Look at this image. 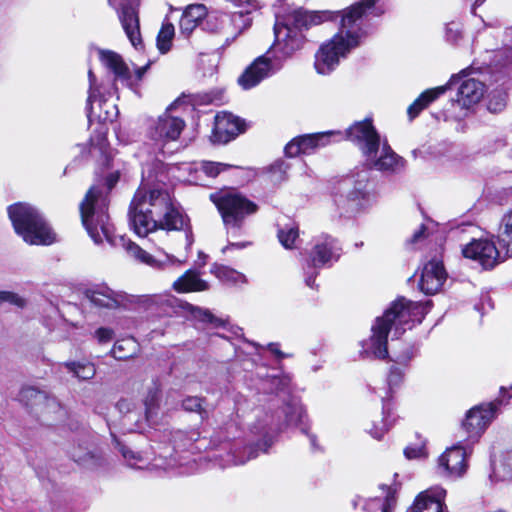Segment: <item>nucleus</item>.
<instances>
[{
  "instance_id": "f257e3e1",
  "label": "nucleus",
  "mask_w": 512,
  "mask_h": 512,
  "mask_svg": "<svg viewBox=\"0 0 512 512\" xmlns=\"http://www.w3.org/2000/svg\"><path fill=\"white\" fill-rule=\"evenodd\" d=\"M335 16L333 11H308L303 8L278 16L274 25L275 42L267 52L271 57L259 56L238 78V83L244 89H250L274 74L284 61L303 48L306 41L303 30L332 21Z\"/></svg>"
},
{
  "instance_id": "f03ea898",
  "label": "nucleus",
  "mask_w": 512,
  "mask_h": 512,
  "mask_svg": "<svg viewBox=\"0 0 512 512\" xmlns=\"http://www.w3.org/2000/svg\"><path fill=\"white\" fill-rule=\"evenodd\" d=\"M128 216L132 229L140 237L159 232L160 238H166L169 231L185 227V219L174 206L168 191L144 183L131 201Z\"/></svg>"
},
{
  "instance_id": "7ed1b4c3",
  "label": "nucleus",
  "mask_w": 512,
  "mask_h": 512,
  "mask_svg": "<svg viewBox=\"0 0 512 512\" xmlns=\"http://www.w3.org/2000/svg\"><path fill=\"white\" fill-rule=\"evenodd\" d=\"M430 309V302H412L404 297L397 298L371 327V336L361 342L360 355L363 358L385 359L388 356V334L400 337L414 323H421Z\"/></svg>"
},
{
  "instance_id": "20e7f679",
  "label": "nucleus",
  "mask_w": 512,
  "mask_h": 512,
  "mask_svg": "<svg viewBox=\"0 0 512 512\" xmlns=\"http://www.w3.org/2000/svg\"><path fill=\"white\" fill-rule=\"evenodd\" d=\"M345 137L358 146L369 169L394 172L404 167V160L391 149L386 140L381 141L371 120L354 123L346 130Z\"/></svg>"
},
{
  "instance_id": "39448f33",
  "label": "nucleus",
  "mask_w": 512,
  "mask_h": 512,
  "mask_svg": "<svg viewBox=\"0 0 512 512\" xmlns=\"http://www.w3.org/2000/svg\"><path fill=\"white\" fill-rule=\"evenodd\" d=\"M119 180L118 173H112L106 178V188L92 186L80 204V214L83 226L95 244H101L105 239L114 245L113 227L109 222L108 194Z\"/></svg>"
},
{
  "instance_id": "423d86ee",
  "label": "nucleus",
  "mask_w": 512,
  "mask_h": 512,
  "mask_svg": "<svg viewBox=\"0 0 512 512\" xmlns=\"http://www.w3.org/2000/svg\"><path fill=\"white\" fill-rule=\"evenodd\" d=\"M334 13L338 15L334 19L341 17L339 32L322 44L315 54V69L323 75L331 73L339 65L340 59L359 45L363 36L361 23L338 12Z\"/></svg>"
},
{
  "instance_id": "0eeeda50",
  "label": "nucleus",
  "mask_w": 512,
  "mask_h": 512,
  "mask_svg": "<svg viewBox=\"0 0 512 512\" xmlns=\"http://www.w3.org/2000/svg\"><path fill=\"white\" fill-rule=\"evenodd\" d=\"M288 427H297L303 433H307V415L302 404L296 398H290L275 415L267 412L261 416L258 415L257 420L251 424V433L262 437L261 450L267 452L277 433Z\"/></svg>"
},
{
  "instance_id": "6e6552de",
  "label": "nucleus",
  "mask_w": 512,
  "mask_h": 512,
  "mask_svg": "<svg viewBox=\"0 0 512 512\" xmlns=\"http://www.w3.org/2000/svg\"><path fill=\"white\" fill-rule=\"evenodd\" d=\"M161 384L152 379L146 386L142 406L137 407L131 399H121L116 407L121 414L120 429L123 433L141 432L145 424L154 425L160 408Z\"/></svg>"
},
{
  "instance_id": "1a4fd4ad",
  "label": "nucleus",
  "mask_w": 512,
  "mask_h": 512,
  "mask_svg": "<svg viewBox=\"0 0 512 512\" xmlns=\"http://www.w3.org/2000/svg\"><path fill=\"white\" fill-rule=\"evenodd\" d=\"M8 215L15 232L30 245H50L55 234L44 216L28 203H15L8 207Z\"/></svg>"
},
{
  "instance_id": "9d476101",
  "label": "nucleus",
  "mask_w": 512,
  "mask_h": 512,
  "mask_svg": "<svg viewBox=\"0 0 512 512\" xmlns=\"http://www.w3.org/2000/svg\"><path fill=\"white\" fill-rule=\"evenodd\" d=\"M371 198L370 174L361 169L341 179L334 187L333 201L341 214H354L364 209Z\"/></svg>"
},
{
  "instance_id": "9b49d317",
  "label": "nucleus",
  "mask_w": 512,
  "mask_h": 512,
  "mask_svg": "<svg viewBox=\"0 0 512 512\" xmlns=\"http://www.w3.org/2000/svg\"><path fill=\"white\" fill-rule=\"evenodd\" d=\"M197 101L194 97L185 96L179 97L171 103L166 111L158 117V119L149 128V138L154 142L156 149L163 154L171 153L166 151V146L178 140L184 127L185 121L181 116L174 115L173 112L185 103L194 105Z\"/></svg>"
},
{
  "instance_id": "f8f14e48",
  "label": "nucleus",
  "mask_w": 512,
  "mask_h": 512,
  "mask_svg": "<svg viewBox=\"0 0 512 512\" xmlns=\"http://www.w3.org/2000/svg\"><path fill=\"white\" fill-rule=\"evenodd\" d=\"M342 248L338 241L329 236L321 235L315 239L313 249L303 265L304 280L308 287L315 288V279L319 269L330 266L338 261Z\"/></svg>"
},
{
  "instance_id": "ddd939ff",
  "label": "nucleus",
  "mask_w": 512,
  "mask_h": 512,
  "mask_svg": "<svg viewBox=\"0 0 512 512\" xmlns=\"http://www.w3.org/2000/svg\"><path fill=\"white\" fill-rule=\"evenodd\" d=\"M512 398V393L506 395L504 388L501 389V395L498 399L490 403H483L471 408L462 424L467 433V440L475 442L484 432L487 426L496 417L499 407L507 404Z\"/></svg>"
},
{
  "instance_id": "4468645a",
  "label": "nucleus",
  "mask_w": 512,
  "mask_h": 512,
  "mask_svg": "<svg viewBox=\"0 0 512 512\" xmlns=\"http://www.w3.org/2000/svg\"><path fill=\"white\" fill-rule=\"evenodd\" d=\"M257 205L235 190L226 189V234L238 236L246 217L256 213Z\"/></svg>"
},
{
  "instance_id": "2eb2a0df",
  "label": "nucleus",
  "mask_w": 512,
  "mask_h": 512,
  "mask_svg": "<svg viewBox=\"0 0 512 512\" xmlns=\"http://www.w3.org/2000/svg\"><path fill=\"white\" fill-rule=\"evenodd\" d=\"M226 342L234 352V357L243 362L245 370H250L262 360L264 347L243 338L242 329L230 325L226 319Z\"/></svg>"
},
{
  "instance_id": "dca6fc26",
  "label": "nucleus",
  "mask_w": 512,
  "mask_h": 512,
  "mask_svg": "<svg viewBox=\"0 0 512 512\" xmlns=\"http://www.w3.org/2000/svg\"><path fill=\"white\" fill-rule=\"evenodd\" d=\"M140 0H108L117 12L120 23L132 46L143 49L137 6Z\"/></svg>"
},
{
  "instance_id": "f3484780",
  "label": "nucleus",
  "mask_w": 512,
  "mask_h": 512,
  "mask_svg": "<svg viewBox=\"0 0 512 512\" xmlns=\"http://www.w3.org/2000/svg\"><path fill=\"white\" fill-rule=\"evenodd\" d=\"M344 136L341 132L328 131L314 134H306L293 138L284 149L288 157H296L301 154H311L316 149L330 144L332 141H339Z\"/></svg>"
},
{
  "instance_id": "a211bd4d",
  "label": "nucleus",
  "mask_w": 512,
  "mask_h": 512,
  "mask_svg": "<svg viewBox=\"0 0 512 512\" xmlns=\"http://www.w3.org/2000/svg\"><path fill=\"white\" fill-rule=\"evenodd\" d=\"M467 448L468 445L461 441L456 445L447 448L446 451L438 458V473L451 479L462 477L468 468Z\"/></svg>"
},
{
  "instance_id": "6ab92c4d",
  "label": "nucleus",
  "mask_w": 512,
  "mask_h": 512,
  "mask_svg": "<svg viewBox=\"0 0 512 512\" xmlns=\"http://www.w3.org/2000/svg\"><path fill=\"white\" fill-rule=\"evenodd\" d=\"M463 255L477 261L484 269H491L504 260L495 243L488 239L473 240L465 246Z\"/></svg>"
},
{
  "instance_id": "aec40b11",
  "label": "nucleus",
  "mask_w": 512,
  "mask_h": 512,
  "mask_svg": "<svg viewBox=\"0 0 512 512\" xmlns=\"http://www.w3.org/2000/svg\"><path fill=\"white\" fill-rule=\"evenodd\" d=\"M90 89L87 99L88 118H98L100 122H112L118 115V110L115 104L108 103L102 96H100L98 88L95 87L96 77L90 70L88 73Z\"/></svg>"
},
{
  "instance_id": "412c9836",
  "label": "nucleus",
  "mask_w": 512,
  "mask_h": 512,
  "mask_svg": "<svg viewBox=\"0 0 512 512\" xmlns=\"http://www.w3.org/2000/svg\"><path fill=\"white\" fill-rule=\"evenodd\" d=\"M85 296L94 306L106 309L126 307L131 302L126 293L114 291L107 285L88 288Z\"/></svg>"
},
{
  "instance_id": "4be33fe9",
  "label": "nucleus",
  "mask_w": 512,
  "mask_h": 512,
  "mask_svg": "<svg viewBox=\"0 0 512 512\" xmlns=\"http://www.w3.org/2000/svg\"><path fill=\"white\" fill-rule=\"evenodd\" d=\"M125 245L127 253L140 263L146 264L151 268L159 271H170L174 268H178L185 263V260H181L174 255L164 254V259H158V257L151 255L139 245L134 242H127Z\"/></svg>"
},
{
  "instance_id": "5701e85b",
  "label": "nucleus",
  "mask_w": 512,
  "mask_h": 512,
  "mask_svg": "<svg viewBox=\"0 0 512 512\" xmlns=\"http://www.w3.org/2000/svg\"><path fill=\"white\" fill-rule=\"evenodd\" d=\"M250 437L249 445H247L244 440L236 438L229 443V458L226 457V465L244 464L248 460L257 457L259 451L263 452L261 450V446H263L262 437H257L251 432ZM225 449L227 450L228 446H225Z\"/></svg>"
},
{
  "instance_id": "b1692460",
  "label": "nucleus",
  "mask_w": 512,
  "mask_h": 512,
  "mask_svg": "<svg viewBox=\"0 0 512 512\" xmlns=\"http://www.w3.org/2000/svg\"><path fill=\"white\" fill-rule=\"evenodd\" d=\"M229 21L231 28V40L234 41L245 29L251 25L250 14L257 5L252 0L241 2L240 0H229Z\"/></svg>"
},
{
  "instance_id": "393cba45",
  "label": "nucleus",
  "mask_w": 512,
  "mask_h": 512,
  "mask_svg": "<svg viewBox=\"0 0 512 512\" xmlns=\"http://www.w3.org/2000/svg\"><path fill=\"white\" fill-rule=\"evenodd\" d=\"M446 277L447 274L442 261L434 258L424 265L419 288L423 293L433 295L441 289Z\"/></svg>"
},
{
  "instance_id": "a878e982",
  "label": "nucleus",
  "mask_w": 512,
  "mask_h": 512,
  "mask_svg": "<svg viewBox=\"0 0 512 512\" xmlns=\"http://www.w3.org/2000/svg\"><path fill=\"white\" fill-rule=\"evenodd\" d=\"M99 58L101 63L114 74L116 81H120L128 88L134 87L132 73L120 54L112 50L100 49Z\"/></svg>"
},
{
  "instance_id": "bb28decb",
  "label": "nucleus",
  "mask_w": 512,
  "mask_h": 512,
  "mask_svg": "<svg viewBox=\"0 0 512 512\" xmlns=\"http://www.w3.org/2000/svg\"><path fill=\"white\" fill-rule=\"evenodd\" d=\"M446 490L440 486L421 492L407 512H443Z\"/></svg>"
},
{
  "instance_id": "cd10ccee",
  "label": "nucleus",
  "mask_w": 512,
  "mask_h": 512,
  "mask_svg": "<svg viewBox=\"0 0 512 512\" xmlns=\"http://www.w3.org/2000/svg\"><path fill=\"white\" fill-rule=\"evenodd\" d=\"M385 10L381 0H360L345 9L341 14L362 24L364 17L369 15L379 17L385 13Z\"/></svg>"
},
{
  "instance_id": "c85d7f7f",
  "label": "nucleus",
  "mask_w": 512,
  "mask_h": 512,
  "mask_svg": "<svg viewBox=\"0 0 512 512\" xmlns=\"http://www.w3.org/2000/svg\"><path fill=\"white\" fill-rule=\"evenodd\" d=\"M184 170L189 173L188 181L193 184H201L203 175L208 178L217 177L223 170L220 162L201 161L185 165Z\"/></svg>"
},
{
  "instance_id": "c756f323",
  "label": "nucleus",
  "mask_w": 512,
  "mask_h": 512,
  "mask_svg": "<svg viewBox=\"0 0 512 512\" xmlns=\"http://www.w3.org/2000/svg\"><path fill=\"white\" fill-rule=\"evenodd\" d=\"M458 79L457 76H452L449 83L445 86H439L436 88L428 89L424 91L409 107L408 115L410 118H415L424 108H426L431 102L435 101L438 97L443 95L448 86H452Z\"/></svg>"
},
{
  "instance_id": "7c9ffc66",
  "label": "nucleus",
  "mask_w": 512,
  "mask_h": 512,
  "mask_svg": "<svg viewBox=\"0 0 512 512\" xmlns=\"http://www.w3.org/2000/svg\"><path fill=\"white\" fill-rule=\"evenodd\" d=\"M173 289L178 293L201 292L208 290L209 284L196 271L187 270L174 281Z\"/></svg>"
},
{
  "instance_id": "2f4dec72",
  "label": "nucleus",
  "mask_w": 512,
  "mask_h": 512,
  "mask_svg": "<svg viewBox=\"0 0 512 512\" xmlns=\"http://www.w3.org/2000/svg\"><path fill=\"white\" fill-rule=\"evenodd\" d=\"M382 495L377 496L375 498H371L363 504L362 509L367 512H391L396 504V490L382 485L381 487Z\"/></svg>"
},
{
  "instance_id": "473e14b6",
  "label": "nucleus",
  "mask_w": 512,
  "mask_h": 512,
  "mask_svg": "<svg viewBox=\"0 0 512 512\" xmlns=\"http://www.w3.org/2000/svg\"><path fill=\"white\" fill-rule=\"evenodd\" d=\"M207 15V8L203 4H192L189 5L179 23L180 32L186 36H189L193 30L197 27L198 23Z\"/></svg>"
},
{
  "instance_id": "72a5a7b5",
  "label": "nucleus",
  "mask_w": 512,
  "mask_h": 512,
  "mask_svg": "<svg viewBox=\"0 0 512 512\" xmlns=\"http://www.w3.org/2000/svg\"><path fill=\"white\" fill-rule=\"evenodd\" d=\"M484 94V85L473 78L464 80L458 89V101L463 106H470L480 101Z\"/></svg>"
},
{
  "instance_id": "f704fd0d",
  "label": "nucleus",
  "mask_w": 512,
  "mask_h": 512,
  "mask_svg": "<svg viewBox=\"0 0 512 512\" xmlns=\"http://www.w3.org/2000/svg\"><path fill=\"white\" fill-rule=\"evenodd\" d=\"M20 398L21 400L25 399H34L35 404H40L42 402H45V407L49 411H56L60 410L61 406L59 402L54 397H49L45 394V392L37 390L34 387H25L20 392Z\"/></svg>"
},
{
  "instance_id": "c9c22d12",
  "label": "nucleus",
  "mask_w": 512,
  "mask_h": 512,
  "mask_svg": "<svg viewBox=\"0 0 512 512\" xmlns=\"http://www.w3.org/2000/svg\"><path fill=\"white\" fill-rule=\"evenodd\" d=\"M139 344L132 337L119 339L115 342L111 354L117 360H126L137 354Z\"/></svg>"
},
{
  "instance_id": "e433bc0d",
  "label": "nucleus",
  "mask_w": 512,
  "mask_h": 512,
  "mask_svg": "<svg viewBox=\"0 0 512 512\" xmlns=\"http://www.w3.org/2000/svg\"><path fill=\"white\" fill-rule=\"evenodd\" d=\"M498 239L506 255L512 257V210L506 213L501 220Z\"/></svg>"
},
{
  "instance_id": "4c0bfd02",
  "label": "nucleus",
  "mask_w": 512,
  "mask_h": 512,
  "mask_svg": "<svg viewBox=\"0 0 512 512\" xmlns=\"http://www.w3.org/2000/svg\"><path fill=\"white\" fill-rule=\"evenodd\" d=\"M247 129L248 124L244 119L226 111V143L235 140Z\"/></svg>"
},
{
  "instance_id": "58836bf2",
  "label": "nucleus",
  "mask_w": 512,
  "mask_h": 512,
  "mask_svg": "<svg viewBox=\"0 0 512 512\" xmlns=\"http://www.w3.org/2000/svg\"><path fill=\"white\" fill-rule=\"evenodd\" d=\"M152 468L162 469L164 471L179 469L178 474L184 475L191 473L192 470L189 467H186L176 456H170L169 458L166 456L160 455L159 457L154 458L153 463H151Z\"/></svg>"
},
{
  "instance_id": "ea45409f",
  "label": "nucleus",
  "mask_w": 512,
  "mask_h": 512,
  "mask_svg": "<svg viewBox=\"0 0 512 512\" xmlns=\"http://www.w3.org/2000/svg\"><path fill=\"white\" fill-rule=\"evenodd\" d=\"M258 375L262 378L263 388L269 390L270 392H285L289 387L290 378L287 375H262L260 373H258Z\"/></svg>"
},
{
  "instance_id": "a19ab883",
  "label": "nucleus",
  "mask_w": 512,
  "mask_h": 512,
  "mask_svg": "<svg viewBox=\"0 0 512 512\" xmlns=\"http://www.w3.org/2000/svg\"><path fill=\"white\" fill-rule=\"evenodd\" d=\"M278 239L286 249L296 248V242L299 239V229L295 224H287L278 229Z\"/></svg>"
},
{
  "instance_id": "79ce46f5",
  "label": "nucleus",
  "mask_w": 512,
  "mask_h": 512,
  "mask_svg": "<svg viewBox=\"0 0 512 512\" xmlns=\"http://www.w3.org/2000/svg\"><path fill=\"white\" fill-rule=\"evenodd\" d=\"M65 367L74 377L80 380L92 379L96 373V369L92 363L88 362H66Z\"/></svg>"
},
{
  "instance_id": "37998d69",
  "label": "nucleus",
  "mask_w": 512,
  "mask_h": 512,
  "mask_svg": "<svg viewBox=\"0 0 512 512\" xmlns=\"http://www.w3.org/2000/svg\"><path fill=\"white\" fill-rule=\"evenodd\" d=\"M174 35L175 29L173 24L169 22L163 23L156 39L157 48L161 54H165L171 49Z\"/></svg>"
},
{
  "instance_id": "c03bdc74",
  "label": "nucleus",
  "mask_w": 512,
  "mask_h": 512,
  "mask_svg": "<svg viewBox=\"0 0 512 512\" xmlns=\"http://www.w3.org/2000/svg\"><path fill=\"white\" fill-rule=\"evenodd\" d=\"M111 436L113 440L115 441L116 445L119 447L120 452L122 453V456L127 461L128 465L132 468H138L142 469L146 466L145 459L137 452H134L128 448H126L124 445H122L116 438L115 433L110 428Z\"/></svg>"
},
{
  "instance_id": "a18cd8bd",
  "label": "nucleus",
  "mask_w": 512,
  "mask_h": 512,
  "mask_svg": "<svg viewBox=\"0 0 512 512\" xmlns=\"http://www.w3.org/2000/svg\"><path fill=\"white\" fill-rule=\"evenodd\" d=\"M389 404L385 400H383V407H382V414L383 419L380 421V423H373L372 428L368 430L369 434L375 438V439H381L384 434L388 431L391 423L387 421V417L389 415Z\"/></svg>"
},
{
  "instance_id": "49530a36",
  "label": "nucleus",
  "mask_w": 512,
  "mask_h": 512,
  "mask_svg": "<svg viewBox=\"0 0 512 512\" xmlns=\"http://www.w3.org/2000/svg\"><path fill=\"white\" fill-rule=\"evenodd\" d=\"M494 474L503 480H512V451L507 452L499 463H494Z\"/></svg>"
},
{
  "instance_id": "de8ad7c7",
  "label": "nucleus",
  "mask_w": 512,
  "mask_h": 512,
  "mask_svg": "<svg viewBox=\"0 0 512 512\" xmlns=\"http://www.w3.org/2000/svg\"><path fill=\"white\" fill-rule=\"evenodd\" d=\"M290 164L283 159L276 160L269 168L271 180L280 183L287 178V171Z\"/></svg>"
},
{
  "instance_id": "09e8293b",
  "label": "nucleus",
  "mask_w": 512,
  "mask_h": 512,
  "mask_svg": "<svg viewBox=\"0 0 512 512\" xmlns=\"http://www.w3.org/2000/svg\"><path fill=\"white\" fill-rule=\"evenodd\" d=\"M188 307L191 316L194 319L203 323L214 324V322H217L218 324H222V322L220 320L215 319L214 316L208 310H204L202 308L190 304L188 305Z\"/></svg>"
},
{
  "instance_id": "8fccbe9b",
  "label": "nucleus",
  "mask_w": 512,
  "mask_h": 512,
  "mask_svg": "<svg viewBox=\"0 0 512 512\" xmlns=\"http://www.w3.org/2000/svg\"><path fill=\"white\" fill-rule=\"evenodd\" d=\"M7 302L18 308H23L26 305V300L18 294L11 291L0 290V304Z\"/></svg>"
},
{
  "instance_id": "3c124183",
  "label": "nucleus",
  "mask_w": 512,
  "mask_h": 512,
  "mask_svg": "<svg viewBox=\"0 0 512 512\" xmlns=\"http://www.w3.org/2000/svg\"><path fill=\"white\" fill-rule=\"evenodd\" d=\"M182 407L184 410L189 412H198L203 414L202 410V399L196 396H189L182 401Z\"/></svg>"
},
{
  "instance_id": "603ef678",
  "label": "nucleus",
  "mask_w": 512,
  "mask_h": 512,
  "mask_svg": "<svg viewBox=\"0 0 512 512\" xmlns=\"http://www.w3.org/2000/svg\"><path fill=\"white\" fill-rule=\"evenodd\" d=\"M246 283L244 274L226 267V286H240Z\"/></svg>"
},
{
  "instance_id": "864d4df0",
  "label": "nucleus",
  "mask_w": 512,
  "mask_h": 512,
  "mask_svg": "<svg viewBox=\"0 0 512 512\" xmlns=\"http://www.w3.org/2000/svg\"><path fill=\"white\" fill-rule=\"evenodd\" d=\"M215 125L212 130V134L210 136V140L214 144H220L223 142V132L221 131L219 125L221 121L224 119V112H218L215 117Z\"/></svg>"
},
{
  "instance_id": "5fc2aeb1",
  "label": "nucleus",
  "mask_w": 512,
  "mask_h": 512,
  "mask_svg": "<svg viewBox=\"0 0 512 512\" xmlns=\"http://www.w3.org/2000/svg\"><path fill=\"white\" fill-rule=\"evenodd\" d=\"M414 357V350L411 346L405 347L402 353L394 354L391 360L401 366H406L408 362Z\"/></svg>"
},
{
  "instance_id": "6e6d98bb",
  "label": "nucleus",
  "mask_w": 512,
  "mask_h": 512,
  "mask_svg": "<svg viewBox=\"0 0 512 512\" xmlns=\"http://www.w3.org/2000/svg\"><path fill=\"white\" fill-rule=\"evenodd\" d=\"M402 378H403L402 368H399V367L393 365L390 368V372H389L388 379H387L390 389L392 387L400 384V382L402 381Z\"/></svg>"
},
{
  "instance_id": "4d7b16f0",
  "label": "nucleus",
  "mask_w": 512,
  "mask_h": 512,
  "mask_svg": "<svg viewBox=\"0 0 512 512\" xmlns=\"http://www.w3.org/2000/svg\"><path fill=\"white\" fill-rule=\"evenodd\" d=\"M94 336L100 344H105L113 339L114 331L111 328L101 327L95 331Z\"/></svg>"
},
{
  "instance_id": "13d9d810",
  "label": "nucleus",
  "mask_w": 512,
  "mask_h": 512,
  "mask_svg": "<svg viewBox=\"0 0 512 512\" xmlns=\"http://www.w3.org/2000/svg\"><path fill=\"white\" fill-rule=\"evenodd\" d=\"M210 200L215 204L221 218L224 220V192L219 190L210 194Z\"/></svg>"
},
{
  "instance_id": "bf43d9fd",
  "label": "nucleus",
  "mask_w": 512,
  "mask_h": 512,
  "mask_svg": "<svg viewBox=\"0 0 512 512\" xmlns=\"http://www.w3.org/2000/svg\"><path fill=\"white\" fill-rule=\"evenodd\" d=\"M445 36L447 41L451 43H456L460 39L461 33L455 23H450L446 26Z\"/></svg>"
},
{
  "instance_id": "052dcab7",
  "label": "nucleus",
  "mask_w": 512,
  "mask_h": 512,
  "mask_svg": "<svg viewBox=\"0 0 512 512\" xmlns=\"http://www.w3.org/2000/svg\"><path fill=\"white\" fill-rule=\"evenodd\" d=\"M404 455L408 459L419 458L424 455V447L423 446H417V447L408 446L404 449Z\"/></svg>"
},
{
  "instance_id": "680f3d73",
  "label": "nucleus",
  "mask_w": 512,
  "mask_h": 512,
  "mask_svg": "<svg viewBox=\"0 0 512 512\" xmlns=\"http://www.w3.org/2000/svg\"><path fill=\"white\" fill-rule=\"evenodd\" d=\"M225 168H226V171L228 170H234V171H237L238 174H239V179L236 181L237 183L239 184H242V183H245L248 181V178H249V173L246 169H244L243 167H234L232 165H229V164H226L225 165Z\"/></svg>"
},
{
  "instance_id": "e2e57ef3",
  "label": "nucleus",
  "mask_w": 512,
  "mask_h": 512,
  "mask_svg": "<svg viewBox=\"0 0 512 512\" xmlns=\"http://www.w3.org/2000/svg\"><path fill=\"white\" fill-rule=\"evenodd\" d=\"M148 68H149V63L145 66L138 67L135 69L134 75L132 74V77L134 80V87L130 88L131 90L135 91L137 89L139 82L142 80V78L145 75V73L147 72Z\"/></svg>"
},
{
  "instance_id": "0e129e2a",
  "label": "nucleus",
  "mask_w": 512,
  "mask_h": 512,
  "mask_svg": "<svg viewBox=\"0 0 512 512\" xmlns=\"http://www.w3.org/2000/svg\"><path fill=\"white\" fill-rule=\"evenodd\" d=\"M426 229V226L422 224L420 228L414 232L409 242L411 244H417L422 241L426 237Z\"/></svg>"
},
{
  "instance_id": "69168bd1",
  "label": "nucleus",
  "mask_w": 512,
  "mask_h": 512,
  "mask_svg": "<svg viewBox=\"0 0 512 512\" xmlns=\"http://www.w3.org/2000/svg\"><path fill=\"white\" fill-rule=\"evenodd\" d=\"M505 107V97L501 96L498 100L494 102L493 99H490L488 104V109L492 112L501 111Z\"/></svg>"
},
{
  "instance_id": "338daca9",
  "label": "nucleus",
  "mask_w": 512,
  "mask_h": 512,
  "mask_svg": "<svg viewBox=\"0 0 512 512\" xmlns=\"http://www.w3.org/2000/svg\"><path fill=\"white\" fill-rule=\"evenodd\" d=\"M218 60L215 58L208 59V68L204 71V76L212 77L218 69Z\"/></svg>"
},
{
  "instance_id": "774afa93",
  "label": "nucleus",
  "mask_w": 512,
  "mask_h": 512,
  "mask_svg": "<svg viewBox=\"0 0 512 512\" xmlns=\"http://www.w3.org/2000/svg\"><path fill=\"white\" fill-rule=\"evenodd\" d=\"M267 348L279 360L286 357V355L279 349V344H277V343H269L267 345Z\"/></svg>"
}]
</instances>
